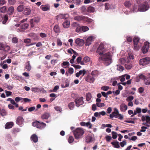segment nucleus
<instances>
[{
	"mask_svg": "<svg viewBox=\"0 0 150 150\" xmlns=\"http://www.w3.org/2000/svg\"><path fill=\"white\" fill-rule=\"evenodd\" d=\"M104 52V46L102 44H101L97 49V52L99 55H101L103 54Z\"/></svg>",
	"mask_w": 150,
	"mask_h": 150,
	"instance_id": "obj_11",
	"label": "nucleus"
},
{
	"mask_svg": "<svg viewBox=\"0 0 150 150\" xmlns=\"http://www.w3.org/2000/svg\"><path fill=\"white\" fill-rule=\"evenodd\" d=\"M28 24L27 23H24L21 25V28L25 30L27 29L28 26Z\"/></svg>",
	"mask_w": 150,
	"mask_h": 150,
	"instance_id": "obj_41",
	"label": "nucleus"
},
{
	"mask_svg": "<svg viewBox=\"0 0 150 150\" xmlns=\"http://www.w3.org/2000/svg\"><path fill=\"white\" fill-rule=\"evenodd\" d=\"M16 2L15 0H8V2L11 5L14 4Z\"/></svg>",
	"mask_w": 150,
	"mask_h": 150,
	"instance_id": "obj_59",
	"label": "nucleus"
},
{
	"mask_svg": "<svg viewBox=\"0 0 150 150\" xmlns=\"http://www.w3.org/2000/svg\"><path fill=\"white\" fill-rule=\"evenodd\" d=\"M10 49V46L6 43L3 42L0 43V53L4 55L5 57L7 56V53Z\"/></svg>",
	"mask_w": 150,
	"mask_h": 150,
	"instance_id": "obj_1",
	"label": "nucleus"
},
{
	"mask_svg": "<svg viewBox=\"0 0 150 150\" xmlns=\"http://www.w3.org/2000/svg\"><path fill=\"white\" fill-rule=\"evenodd\" d=\"M13 125L14 124L13 122H8L6 123L5 126V128L6 129H10L12 128Z\"/></svg>",
	"mask_w": 150,
	"mask_h": 150,
	"instance_id": "obj_20",
	"label": "nucleus"
},
{
	"mask_svg": "<svg viewBox=\"0 0 150 150\" xmlns=\"http://www.w3.org/2000/svg\"><path fill=\"white\" fill-rule=\"evenodd\" d=\"M144 89L142 87H140L138 89L139 92V93H141L143 92Z\"/></svg>",
	"mask_w": 150,
	"mask_h": 150,
	"instance_id": "obj_64",
	"label": "nucleus"
},
{
	"mask_svg": "<svg viewBox=\"0 0 150 150\" xmlns=\"http://www.w3.org/2000/svg\"><path fill=\"white\" fill-rule=\"evenodd\" d=\"M111 118L115 117V118H118L120 120H122L123 118V116L121 114H119L118 110L116 108H115L114 111L112 112L111 114L109 115Z\"/></svg>",
	"mask_w": 150,
	"mask_h": 150,
	"instance_id": "obj_4",
	"label": "nucleus"
},
{
	"mask_svg": "<svg viewBox=\"0 0 150 150\" xmlns=\"http://www.w3.org/2000/svg\"><path fill=\"white\" fill-rule=\"evenodd\" d=\"M86 11L90 13H93L95 11V8L93 7L89 6L87 8Z\"/></svg>",
	"mask_w": 150,
	"mask_h": 150,
	"instance_id": "obj_24",
	"label": "nucleus"
},
{
	"mask_svg": "<svg viewBox=\"0 0 150 150\" xmlns=\"http://www.w3.org/2000/svg\"><path fill=\"white\" fill-rule=\"evenodd\" d=\"M82 32H85L89 30L88 28L86 26H83L81 27Z\"/></svg>",
	"mask_w": 150,
	"mask_h": 150,
	"instance_id": "obj_45",
	"label": "nucleus"
},
{
	"mask_svg": "<svg viewBox=\"0 0 150 150\" xmlns=\"http://www.w3.org/2000/svg\"><path fill=\"white\" fill-rule=\"evenodd\" d=\"M31 10L29 8H26L24 9L23 13L25 15H28L30 13Z\"/></svg>",
	"mask_w": 150,
	"mask_h": 150,
	"instance_id": "obj_31",
	"label": "nucleus"
},
{
	"mask_svg": "<svg viewBox=\"0 0 150 150\" xmlns=\"http://www.w3.org/2000/svg\"><path fill=\"white\" fill-rule=\"evenodd\" d=\"M75 43L77 45L79 46H82L84 43V41L83 40L79 38H77L75 41Z\"/></svg>",
	"mask_w": 150,
	"mask_h": 150,
	"instance_id": "obj_12",
	"label": "nucleus"
},
{
	"mask_svg": "<svg viewBox=\"0 0 150 150\" xmlns=\"http://www.w3.org/2000/svg\"><path fill=\"white\" fill-rule=\"evenodd\" d=\"M126 140H123L122 142H120V144L121 147H123L126 144Z\"/></svg>",
	"mask_w": 150,
	"mask_h": 150,
	"instance_id": "obj_54",
	"label": "nucleus"
},
{
	"mask_svg": "<svg viewBox=\"0 0 150 150\" xmlns=\"http://www.w3.org/2000/svg\"><path fill=\"white\" fill-rule=\"evenodd\" d=\"M104 62V64L106 66L110 65L112 62V59L110 55V53H108L103 54L102 57H99Z\"/></svg>",
	"mask_w": 150,
	"mask_h": 150,
	"instance_id": "obj_2",
	"label": "nucleus"
},
{
	"mask_svg": "<svg viewBox=\"0 0 150 150\" xmlns=\"http://www.w3.org/2000/svg\"><path fill=\"white\" fill-rule=\"evenodd\" d=\"M111 144L113 146L114 148H118L120 147V146L119 144V143L117 141H115L112 142Z\"/></svg>",
	"mask_w": 150,
	"mask_h": 150,
	"instance_id": "obj_27",
	"label": "nucleus"
},
{
	"mask_svg": "<svg viewBox=\"0 0 150 150\" xmlns=\"http://www.w3.org/2000/svg\"><path fill=\"white\" fill-rule=\"evenodd\" d=\"M85 23H90L92 22L93 20L88 17L84 16L83 20Z\"/></svg>",
	"mask_w": 150,
	"mask_h": 150,
	"instance_id": "obj_22",
	"label": "nucleus"
},
{
	"mask_svg": "<svg viewBox=\"0 0 150 150\" xmlns=\"http://www.w3.org/2000/svg\"><path fill=\"white\" fill-rule=\"evenodd\" d=\"M124 5L126 7L129 8L131 6L132 4L130 1H127L124 2Z\"/></svg>",
	"mask_w": 150,
	"mask_h": 150,
	"instance_id": "obj_33",
	"label": "nucleus"
},
{
	"mask_svg": "<svg viewBox=\"0 0 150 150\" xmlns=\"http://www.w3.org/2000/svg\"><path fill=\"white\" fill-rule=\"evenodd\" d=\"M0 113L1 115L2 116H5L7 114L6 111L4 110H1Z\"/></svg>",
	"mask_w": 150,
	"mask_h": 150,
	"instance_id": "obj_49",
	"label": "nucleus"
},
{
	"mask_svg": "<svg viewBox=\"0 0 150 150\" xmlns=\"http://www.w3.org/2000/svg\"><path fill=\"white\" fill-rule=\"evenodd\" d=\"M54 109L57 111H59L61 112L62 111V108L60 106H56L54 107Z\"/></svg>",
	"mask_w": 150,
	"mask_h": 150,
	"instance_id": "obj_46",
	"label": "nucleus"
},
{
	"mask_svg": "<svg viewBox=\"0 0 150 150\" xmlns=\"http://www.w3.org/2000/svg\"><path fill=\"white\" fill-rule=\"evenodd\" d=\"M25 70L27 71H30L31 69V67L30 63V62L28 61L25 64Z\"/></svg>",
	"mask_w": 150,
	"mask_h": 150,
	"instance_id": "obj_17",
	"label": "nucleus"
},
{
	"mask_svg": "<svg viewBox=\"0 0 150 150\" xmlns=\"http://www.w3.org/2000/svg\"><path fill=\"white\" fill-rule=\"evenodd\" d=\"M109 87L107 86H104L102 87L101 89L105 91H107L109 88Z\"/></svg>",
	"mask_w": 150,
	"mask_h": 150,
	"instance_id": "obj_57",
	"label": "nucleus"
},
{
	"mask_svg": "<svg viewBox=\"0 0 150 150\" xmlns=\"http://www.w3.org/2000/svg\"><path fill=\"white\" fill-rule=\"evenodd\" d=\"M117 70L120 71H122L124 69V67L120 65H117Z\"/></svg>",
	"mask_w": 150,
	"mask_h": 150,
	"instance_id": "obj_47",
	"label": "nucleus"
},
{
	"mask_svg": "<svg viewBox=\"0 0 150 150\" xmlns=\"http://www.w3.org/2000/svg\"><path fill=\"white\" fill-rule=\"evenodd\" d=\"M98 71L96 70H95L94 71H93L92 72L91 75L93 76H98Z\"/></svg>",
	"mask_w": 150,
	"mask_h": 150,
	"instance_id": "obj_43",
	"label": "nucleus"
},
{
	"mask_svg": "<svg viewBox=\"0 0 150 150\" xmlns=\"http://www.w3.org/2000/svg\"><path fill=\"white\" fill-rule=\"evenodd\" d=\"M50 116V115L49 113L47 112L45 113L42 116V119H47Z\"/></svg>",
	"mask_w": 150,
	"mask_h": 150,
	"instance_id": "obj_32",
	"label": "nucleus"
},
{
	"mask_svg": "<svg viewBox=\"0 0 150 150\" xmlns=\"http://www.w3.org/2000/svg\"><path fill=\"white\" fill-rule=\"evenodd\" d=\"M150 63V57H146L141 59L139 61V64L141 65L144 66Z\"/></svg>",
	"mask_w": 150,
	"mask_h": 150,
	"instance_id": "obj_6",
	"label": "nucleus"
},
{
	"mask_svg": "<svg viewBox=\"0 0 150 150\" xmlns=\"http://www.w3.org/2000/svg\"><path fill=\"white\" fill-rule=\"evenodd\" d=\"M46 126V124L43 122H40L38 121V128L42 129L44 128Z\"/></svg>",
	"mask_w": 150,
	"mask_h": 150,
	"instance_id": "obj_26",
	"label": "nucleus"
},
{
	"mask_svg": "<svg viewBox=\"0 0 150 150\" xmlns=\"http://www.w3.org/2000/svg\"><path fill=\"white\" fill-rule=\"evenodd\" d=\"M140 39L137 37H134L133 39V42L134 44H138V43Z\"/></svg>",
	"mask_w": 150,
	"mask_h": 150,
	"instance_id": "obj_40",
	"label": "nucleus"
},
{
	"mask_svg": "<svg viewBox=\"0 0 150 150\" xmlns=\"http://www.w3.org/2000/svg\"><path fill=\"white\" fill-rule=\"evenodd\" d=\"M86 98L87 101H88L90 100L92 98L91 94L90 93H87L86 94Z\"/></svg>",
	"mask_w": 150,
	"mask_h": 150,
	"instance_id": "obj_42",
	"label": "nucleus"
},
{
	"mask_svg": "<svg viewBox=\"0 0 150 150\" xmlns=\"http://www.w3.org/2000/svg\"><path fill=\"white\" fill-rule=\"evenodd\" d=\"M10 37H11L12 38V42L14 43H18V40L17 37H14L13 35L11 34L10 35Z\"/></svg>",
	"mask_w": 150,
	"mask_h": 150,
	"instance_id": "obj_25",
	"label": "nucleus"
},
{
	"mask_svg": "<svg viewBox=\"0 0 150 150\" xmlns=\"http://www.w3.org/2000/svg\"><path fill=\"white\" fill-rule=\"evenodd\" d=\"M134 99V97L132 96H130L127 97L126 99V100L127 101H131Z\"/></svg>",
	"mask_w": 150,
	"mask_h": 150,
	"instance_id": "obj_55",
	"label": "nucleus"
},
{
	"mask_svg": "<svg viewBox=\"0 0 150 150\" xmlns=\"http://www.w3.org/2000/svg\"><path fill=\"white\" fill-rule=\"evenodd\" d=\"M76 31L78 33L82 32L81 27L79 26L77 27L76 29Z\"/></svg>",
	"mask_w": 150,
	"mask_h": 150,
	"instance_id": "obj_53",
	"label": "nucleus"
},
{
	"mask_svg": "<svg viewBox=\"0 0 150 150\" xmlns=\"http://www.w3.org/2000/svg\"><path fill=\"white\" fill-rule=\"evenodd\" d=\"M96 104L97 106L101 108L105 106V104L104 103H96Z\"/></svg>",
	"mask_w": 150,
	"mask_h": 150,
	"instance_id": "obj_50",
	"label": "nucleus"
},
{
	"mask_svg": "<svg viewBox=\"0 0 150 150\" xmlns=\"http://www.w3.org/2000/svg\"><path fill=\"white\" fill-rule=\"evenodd\" d=\"M74 140L73 137L72 136H70L69 137V143H72Z\"/></svg>",
	"mask_w": 150,
	"mask_h": 150,
	"instance_id": "obj_56",
	"label": "nucleus"
},
{
	"mask_svg": "<svg viewBox=\"0 0 150 150\" xmlns=\"http://www.w3.org/2000/svg\"><path fill=\"white\" fill-rule=\"evenodd\" d=\"M83 98V97H81L75 99L74 101L76 103V105L77 107H79L80 105H82L84 103Z\"/></svg>",
	"mask_w": 150,
	"mask_h": 150,
	"instance_id": "obj_7",
	"label": "nucleus"
},
{
	"mask_svg": "<svg viewBox=\"0 0 150 150\" xmlns=\"http://www.w3.org/2000/svg\"><path fill=\"white\" fill-rule=\"evenodd\" d=\"M83 61L85 62H88L90 61V58L88 56H86L84 57Z\"/></svg>",
	"mask_w": 150,
	"mask_h": 150,
	"instance_id": "obj_48",
	"label": "nucleus"
},
{
	"mask_svg": "<svg viewBox=\"0 0 150 150\" xmlns=\"http://www.w3.org/2000/svg\"><path fill=\"white\" fill-rule=\"evenodd\" d=\"M86 71L85 69H83L82 70H80L79 72L80 75L83 74V76H84L86 73Z\"/></svg>",
	"mask_w": 150,
	"mask_h": 150,
	"instance_id": "obj_52",
	"label": "nucleus"
},
{
	"mask_svg": "<svg viewBox=\"0 0 150 150\" xmlns=\"http://www.w3.org/2000/svg\"><path fill=\"white\" fill-rule=\"evenodd\" d=\"M73 132L75 138L76 139L81 138L84 132L83 129L81 128H77Z\"/></svg>",
	"mask_w": 150,
	"mask_h": 150,
	"instance_id": "obj_3",
	"label": "nucleus"
},
{
	"mask_svg": "<svg viewBox=\"0 0 150 150\" xmlns=\"http://www.w3.org/2000/svg\"><path fill=\"white\" fill-rule=\"evenodd\" d=\"M112 138L113 139H115L117 137V133L114 131H112Z\"/></svg>",
	"mask_w": 150,
	"mask_h": 150,
	"instance_id": "obj_51",
	"label": "nucleus"
},
{
	"mask_svg": "<svg viewBox=\"0 0 150 150\" xmlns=\"http://www.w3.org/2000/svg\"><path fill=\"white\" fill-rule=\"evenodd\" d=\"M24 8V6L23 5H21L18 7L17 8V10L18 12H21L23 11Z\"/></svg>",
	"mask_w": 150,
	"mask_h": 150,
	"instance_id": "obj_37",
	"label": "nucleus"
},
{
	"mask_svg": "<svg viewBox=\"0 0 150 150\" xmlns=\"http://www.w3.org/2000/svg\"><path fill=\"white\" fill-rule=\"evenodd\" d=\"M74 107V102H71L69 103L68 104V107L69 109L71 110H72Z\"/></svg>",
	"mask_w": 150,
	"mask_h": 150,
	"instance_id": "obj_39",
	"label": "nucleus"
},
{
	"mask_svg": "<svg viewBox=\"0 0 150 150\" xmlns=\"http://www.w3.org/2000/svg\"><path fill=\"white\" fill-rule=\"evenodd\" d=\"M32 125L34 127H36L38 128V121L36 120L35 121L33 122L32 123Z\"/></svg>",
	"mask_w": 150,
	"mask_h": 150,
	"instance_id": "obj_60",
	"label": "nucleus"
},
{
	"mask_svg": "<svg viewBox=\"0 0 150 150\" xmlns=\"http://www.w3.org/2000/svg\"><path fill=\"white\" fill-rule=\"evenodd\" d=\"M105 9L106 10H108L110 8V6L109 4L106 3L105 4Z\"/></svg>",
	"mask_w": 150,
	"mask_h": 150,
	"instance_id": "obj_58",
	"label": "nucleus"
},
{
	"mask_svg": "<svg viewBox=\"0 0 150 150\" xmlns=\"http://www.w3.org/2000/svg\"><path fill=\"white\" fill-rule=\"evenodd\" d=\"M68 71L70 74H72L74 72V69L72 68H70L68 69Z\"/></svg>",
	"mask_w": 150,
	"mask_h": 150,
	"instance_id": "obj_63",
	"label": "nucleus"
},
{
	"mask_svg": "<svg viewBox=\"0 0 150 150\" xmlns=\"http://www.w3.org/2000/svg\"><path fill=\"white\" fill-rule=\"evenodd\" d=\"M40 8L44 11H46L50 10V7L47 6L42 5L40 6Z\"/></svg>",
	"mask_w": 150,
	"mask_h": 150,
	"instance_id": "obj_30",
	"label": "nucleus"
},
{
	"mask_svg": "<svg viewBox=\"0 0 150 150\" xmlns=\"http://www.w3.org/2000/svg\"><path fill=\"white\" fill-rule=\"evenodd\" d=\"M84 16L82 15L77 16L74 17V19L75 20L77 21H80L82 20H83Z\"/></svg>",
	"mask_w": 150,
	"mask_h": 150,
	"instance_id": "obj_28",
	"label": "nucleus"
},
{
	"mask_svg": "<svg viewBox=\"0 0 150 150\" xmlns=\"http://www.w3.org/2000/svg\"><path fill=\"white\" fill-rule=\"evenodd\" d=\"M40 36L42 38H46L47 36L46 34L44 33H40Z\"/></svg>",
	"mask_w": 150,
	"mask_h": 150,
	"instance_id": "obj_62",
	"label": "nucleus"
},
{
	"mask_svg": "<svg viewBox=\"0 0 150 150\" xmlns=\"http://www.w3.org/2000/svg\"><path fill=\"white\" fill-rule=\"evenodd\" d=\"M62 25L64 28H68L69 26L70 22L68 21H66L63 23Z\"/></svg>",
	"mask_w": 150,
	"mask_h": 150,
	"instance_id": "obj_34",
	"label": "nucleus"
},
{
	"mask_svg": "<svg viewBox=\"0 0 150 150\" xmlns=\"http://www.w3.org/2000/svg\"><path fill=\"white\" fill-rule=\"evenodd\" d=\"M142 121H146L148 124L150 125V117L148 115L142 116Z\"/></svg>",
	"mask_w": 150,
	"mask_h": 150,
	"instance_id": "obj_14",
	"label": "nucleus"
},
{
	"mask_svg": "<svg viewBox=\"0 0 150 150\" xmlns=\"http://www.w3.org/2000/svg\"><path fill=\"white\" fill-rule=\"evenodd\" d=\"M149 44L148 42H145L142 49V52L144 54L146 53L149 49Z\"/></svg>",
	"mask_w": 150,
	"mask_h": 150,
	"instance_id": "obj_9",
	"label": "nucleus"
},
{
	"mask_svg": "<svg viewBox=\"0 0 150 150\" xmlns=\"http://www.w3.org/2000/svg\"><path fill=\"white\" fill-rule=\"evenodd\" d=\"M31 139L35 143L38 142V137L35 134H33L31 137Z\"/></svg>",
	"mask_w": 150,
	"mask_h": 150,
	"instance_id": "obj_29",
	"label": "nucleus"
},
{
	"mask_svg": "<svg viewBox=\"0 0 150 150\" xmlns=\"http://www.w3.org/2000/svg\"><path fill=\"white\" fill-rule=\"evenodd\" d=\"M31 40L28 38L25 39L24 40V42L26 43H28L31 42Z\"/></svg>",
	"mask_w": 150,
	"mask_h": 150,
	"instance_id": "obj_61",
	"label": "nucleus"
},
{
	"mask_svg": "<svg viewBox=\"0 0 150 150\" xmlns=\"http://www.w3.org/2000/svg\"><path fill=\"white\" fill-rule=\"evenodd\" d=\"M30 23L31 24V27L33 28L36 25L38 24V18L37 17H34L33 18L31 19Z\"/></svg>",
	"mask_w": 150,
	"mask_h": 150,
	"instance_id": "obj_13",
	"label": "nucleus"
},
{
	"mask_svg": "<svg viewBox=\"0 0 150 150\" xmlns=\"http://www.w3.org/2000/svg\"><path fill=\"white\" fill-rule=\"evenodd\" d=\"M86 7L85 6H83L81 7V10L82 13H85L86 12Z\"/></svg>",
	"mask_w": 150,
	"mask_h": 150,
	"instance_id": "obj_44",
	"label": "nucleus"
},
{
	"mask_svg": "<svg viewBox=\"0 0 150 150\" xmlns=\"http://www.w3.org/2000/svg\"><path fill=\"white\" fill-rule=\"evenodd\" d=\"M7 11V7L6 6H3L0 8V12L3 13H5Z\"/></svg>",
	"mask_w": 150,
	"mask_h": 150,
	"instance_id": "obj_35",
	"label": "nucleus"
},
{
	"mask_svg": "<svg viewBox=\"0 0 150 150\" xmlns=\"http://www.w3.org/2000/svg\"><path fill=\"white\" fill-rule=\"evenodd\" d=\"M93 40V38L92 36H90L88 38L86 42V46H89L90 45L92 42Z\"/></svg>",
	"mask_w": 150,
	"mask_h": 150,
	"instance_id": "obj_16",
	"label": "nucleus"
},
{
	"mask_svg": "<svg viewBox=\"0 0 150 150\" xmlns=\"http://www.w3.org/2000/svg\"><path fill=\"white\" fill-rule=\"evenodd\" d=\"M95 80V78L91 75H88L85 79L86 81L90 83H93Z\"/></svg>",
	"mask_w": 150,
	"mask_h": 150,
	"instance_id": "obj_10",
	"label": "nucleus"
},
{
	"mask_svg": "<svg viewBox=\"0 0 150 150\" xmlns=\"http://www.w3.org/2000/svg\"><path fill=\"white\" fill-rule=\"evenodd\" d=\"M8 20V16L7 14L0 15V22H2V24H5Z\"/></svg>",
	"mask_w": 150,
	"mask_h": 150,
	"instance_id": "obj_8",
	"label": "nucleus"
},
{
	"mask_svg": "<svg viewBox=\"0 0 150 150\" xmlns=\"http://www.w3.org/2000/svg\"><path fill=\"white\" fill-rule=\"evenodd\" d=\"M66 15H67L66 14H61L58 15L56 16V19L57 20H58L62 19H66L67 18V17H66Z\"/></svg>",
	"mask_w": 150,
	"mask_h": 150,
	"instance_id": "obj_21",
	"label": "nucleus"
},
{
	"mask_svg": "<svg viewBox=\"0 0 150 150\" xmlns=\"http://www.w3.org/2000/svg\"><path fill=\"white\" fill-rule=\"evenodd\" d=\"M132 11L133 12H137L139 11L138 10V7L137 5L134 4L133 6Z\"/></svg>",
	"mask_w": 150,
	"mask_h": 150,
	"instance_id": "obj_38",
	"label": "nucleus"
},
{
	"mask_svg": "<svg viewBox=\"0 0 150 150\" xmlns=\"http://www.w3.org/2000/svg\"><path fill=\"white\" fill-rule=\"evenodd\" d=\"M14 12V7L13 6H11L8 8L7 12L9 15H12Z\"/></svg>",
	"mask_w": 150,
	"mask_h": 150,
	"instance_id": "obj_23",
	"label": "nucleus"
},
{
	"mask_svg": "<svg viewBox=\"0 0 150 150\" xmlns=\"http://www.w3.org/2000/svg\"><path fill=\"white\" fill-rule=\"evenodd\" d=\"M92 137L90 135H88L86 138V141L87 143H89L94 141Z\"/></svg>",
	"mask_w": 150,
	"mask_h": 150,
	"instance_id": "obj_19",
	"label": "nucleus"
},
{
	"mask_svg": "<svg viewBox=\"0 0 150 150\" xmlns=\"http://www.w3.org/2000/svg\"><path fill=\"white\" fill-rule=\"evenodd\" d=\"M24 119L21 116H19L16 120V122L17 124L20 126H21L23 123Z\"/></svg>",
	"mask_w": 150,
	"mask_h": 150,
	"instance_id": "obj_15",
	"label": "nucleus"
},
{
	"mask_svg": "<svg viewBox=\"0 0 150 150\" xmlns=\"http://www.w3.org/2000/svg\"><path fill=\"white\" fill-rule=\"evenodd\" d=\"M120 108L121 111L124 112L127 109V107L124 103H122L120 105Z\"/></svg>",
	"mask_w": 150,
	"mask_h": 150,
	"instance_id": "obj_18",
	"label": "nucleus"
},
{
	"mask_svg": "<svg viewBox=\"0 0 150 150\" xmlns=\"http://www.w3.org/2000/svg\"><path fill=\"white\" fill-rule=\"evenodd\" d=\"M54 31L56 33H59L60 30L59 27L58 25H56L54 26Z\"/></svg>",
	"mask_w": 150,
	"mask_h": 150,
	"instance_id": "obj_36",
	"label": "nucleus"
},
{
	"mask_svg": "<svg viewBox=\"0 0 150 150\" xmlns=\"http://www.w3.org/2000/svg\"><path fill=\"white\" fill-rule=\"evenodd\" d=\"M149 7L148 3L146 1H145L139 5L138 10L140 12L145 11H147Z\"/></svg>",
	"mask_w": 150,
	"mask_h": 150,
	"instance_id": "obj_5",
	"label": "nucleus"
}]
</instances>
